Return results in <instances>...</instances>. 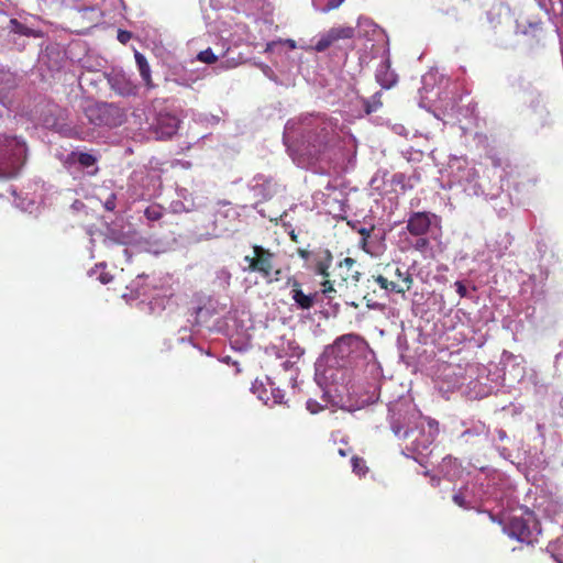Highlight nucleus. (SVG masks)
<instances>
[{
	"mask_svg": "<svg viewBox=\"0 0 563 563\" xmlns=\"http://www.w3.org/2000/svg\"><path fill=\"white\" fill-rule=\"evenodd\" d=\"M289 236L292 242H298V235L295 233L294 230L289 233Z\"/></svg>",
	"mask_w": 563,
	"mask_h": 563,
	"instance_id": "nucleus-39",
	"label": "nucleus"
},
{
	"mask_svg": "<svg viewBox=\"0 0 563 563\" xmlns=\"http://www.w3.org/2000/svg\"><path fill=\"white\" fill-rule=\"evenodd\" d=\"M393 430H394L396 435H400L401 429L399 427H393Z\"/></svg>",
	"mask_w": 563,
	"mask_h": 563,
	"instance_id": "nucleus-43",
	"label": "nucleus"
},
{
	"mask_svg": "<svg viewBox=\"0 0 563 563\" xmlns=\"http://www.w3.org/2000/svg\"><path fill=\"white\" fill-rule=\"evenodd\" d=\"M344 446L338 449L339 455L342 457L347 456L352 452V448L347 444V442L343 441Z\"/></svg>",
	"mask_w": 563,
	"mask_h": 563,
	"instance_id": "nucleus-30",
	"label": "nucleus"
},
{
	"mask_svg": "<svg viewBox=\"0 0 563 563\" xmlns=\"http://www.w3.org/2000/svg\"><path fill=\"white\" fill-rule=\"evenodd\" d=\"M412 246L416 251L424 253L430 250V241L429 239L421 235L416 240Z\"/></svg>",
	"mask_w": 563,
	"mask_h": 563,
	"instance_id": "nucleus-23",
	"label": "nucleus"
},
{
	"mask_svg": "<svg viewBox=\"0 0 563 563\" xmlns=\"http://www.w3.org/2000/svg\"><path fill=\"white\" fill-rule=\"evenodd\" d=\"M280 274H282V269L280 268H277V269L273 268V273H272L273 283L274 282H278L280 279Z\"/></svg>",
	"mask_w": 563,
	"mask_h": 563,
	"instance_id": "nucleus-36",
	"label": "nucleus"
},
{
	"mask_svg": "<svg viewBox=\"0 0 563 563\" xmlns=\"http://www.w3.org/2000/svg\"><path fill=\"white\" fill-rule=\"evenodd\" d=\"M275 254L261 245L253 246V256H245L244 261L249 264L250 272L258 273L267 284H272V273L274 268Z\"/></svg>",
	"mask_w": 563,
	"mask_h": 563,
	"instance_id": "nucleus-5",
	"label": "nucleus"
},
{
	"mask_svg": "<svg viewBox=\"0 0 563 563\" xmlns=\"http://www.w3.org/2000/svg\"><path fill=\"white\" fill-rule=\"evenodd\" d=\"M468 435H473V432L471 430H465L463 433H462V437L463 438H466Z\"/></svg>",
	"mask_w": 563,
	"mask_h": 563,
	"instance_id": "nucleus-41",
	"label": "nucleus"
},
{
	"mask_svg": "<svg viewBox=\"0 0 563 563\" xmlns=\"http://www.w3.org/2000/svg\"><path fill=\"white\" fill-rule=\"evenodd\" d=\"M286 285L291 288L290 296L298 309L309 310L314 306L318 294H305L300 282L295 276H289Z\"/></svg>",
	"mask_w": 563,
	"mask_h": 563,
	"instance_id": "nucleus-7",
	"label": "nucleus"
},
{
	"mask_svg": "<svg viewBox=\"0 0 563 563\" xmlns=\"http://www.w3.org/2000/svg\"><path fill=\"white\" fill-rule=\"evenodd\" d=\"M454 286H455L456 292L459 294L460 297L464 298L467 296L466 286L462 282H460V280L455 282Z\"/></svg>",
	"mask_w": 563,
	"mask_h": 563,
	"instance_id": "nucleus-29",
	"label": "nucleus"
},
{
	"mask_svg": "<svg viewBox=\"0 0 563 563\" xmlns=\"http://www.w3.org/2000/svg\"><path fill=\"white\" fill-rule=\"evenodd\" d=\"M367 240L368 239H365V238H362L361 241H360V246L362 250H364L365 252H368L367 250Z\"/></svg>",
	"mask_w": 563,
	"mask_h": 563,
	"instance_id": "nucleus-37",
	"label": "nucleus"
},
{
	"mask_svg": "<svg viewBox=\"0 0 563 563\" xmlns=\"http://www.w3.org/2000/svg\"><path fill=\"white\" fill-rule=\"evenodd\" d=\"M354 36V29L352 26H338L331 27L323 33L316 45L312 47L318 53L324 52L334 43L340 40H350Z\"/></svg>",
	"mask_w": 563,
	"mask_h": 563,
	"instance_id": "nucleus-6",
	"label": "nucleus"
},
{
	"mask_svg": "<svg viewBox=\"0 0 563 563\" xmlns=\"http://www.w3.org/2000/svg\"><path fill=\"white\" fill-rule=\"evenodd\" d=\"M77 161L82 167H91L96 164L97 158L90 153H78Z\"/></svg>",
	"mask_w": 563,
	"mask_h": 563,
	"instance_id": "nucleus-21",
	"label": "nucleus"
},
{
	"mask_svg": "<svg viewBox=\"0 0 563 563\" xmlns=\"http://www.w3.org/2000/svg\"><path fill=\"white\" fill-rule=\"evenodd\" d=\"M148 221H158L163 218L164 208L161 205H151L144 211Z\"/></svg>",
	"mask_w": 563,
	"mask_h": 563,
	"instance_id": "nucleus-18",
	"label": "nucleus"
},
{
	"mask_svg": "<svg viewBox=\"0 0 563 563\" xmlns=\"http://www.w3.org/2000/svg\"><path fill=\"white\" fill-rule=\"evenodd\" d=\"M24 152L25 145L18 137L0 135V157L4 159L0 177L13 178L18 175Z\"/></svg>",
	"mask_w": 563,
	"mask_h": 563,
	"instance_id": "nucleus-3",
	"label": "nucleus"
},
{
	"mask_svg": "<svg viewBox=\"0 0 563 563\" xmlns=\"http://www.w3.org/2000/svg\"><path fill=\"white\" fill-rule=\"evenodd\" d=\"M179 120L170 113H159L153 123V132L158 140H165L176 134Z\"/></svg>",
	"mask_w": 563,
	"mask_h": 563,
	"instance_id": "nucleus-8",
	"label": "nucleus"
},
{
	"mask_svg": "<svg viewBox=\"0 0 563 563\" xmlns=\"http://www.w3.org/2000/svg\"><path fill=\"white\" fill-rule=\"evenodd\" d=\"M366 306H367L369 309H376V308L380 307L378 303H376V302H375V303H373V301H369V300H367Z\"/></svg>",
	"mask_w": 563,
	"mask_h": 563,
	"instance_id": "nucleus-38",
	"label": "nucleus"
},
{
	"mask_svg": "<svg viewBox=\"0 0 563 563\" xmlns=\"http://www.w3.org/2000/svg\"><path fill=\"white\" fill-rule=\"evenodd\" d=\"M404 438H408L409 437V431H405L404 434H402Z\"/></svg>",
	"mask_w": 563,
	"mask_h": 563,
	"instance_id": "nucleus-44",
	"label": "nucleus"
},
{
	"mask_svg": "<svg viewBox=\"0 0 563 563\" xmlns=\"http://www.w3.org/2000/svg\"><path fill=\"white\" fill-rule=\"evenodd\" d=\"M358 336L355 334H344L338 338L332 345V352L338 356L344 357L351 353L352 345L357 341Z\"/></svg>",
	"mask_w": 563,
	"mask_h": 563,
	"instance_id": "nucleus-12",
	"label": "nucleus"
},
{
	"mask_svg": "<svg viewBox=\"0 0 563 563\" xmlns=\"http://www.w3.org/2000/svg\"><path fill=\"white\" fill-rule=\"evenodd\" d=\"M378 81L383 87L389 88L395 81L394 74L388 73V65H384L377 73Z\"/></svg>",
	"mask_w": 563,
	"mask_h": 563,
	"instance_id": "nucleus-17",
	"label": "nucleus"
},
{
	"mask_svg": "<svg viewBox=\"0 0 563 563\" xmlns=\"http://www.w3.org/2000/svg\"><path fill=\"white\" fill-rule=\"evenodd\" d=\"M297 254L302 258V260H308L309 256H310V252L305 250V249H298L297 250Z\"/></svg>",
	"mask_w": 563,
	"mask_h": 563,
	"instance_id": "nucleus-35",
	"label": "nucleus"
},
{
	"mask_svg": "<svg viewBox=\"0 0 563 563\" xmlns=\"http://www.w3.org/2000/svg\"><path fill=\"white\" fill-rule=\"evenodd\" d=\"M374 280L379 285L382 289L396 292L397 286L395 280H388V278L383 275L374 276Z\"/></svg>",
	"mask_w": 563,
	"mask_h": 563,
	"instance_id": "nucleus-19",
	"label": "nucleus"
},
{
	"mask_svg": "<svg viewBox=\"0 0 563 563\" xmlns=\"http://www.w3.org/2000/svg\"><path fill=\"white\" fill-rule=\"evenodd\" d=\"M287 43H288L289 47H291V48L296 47V43L294 40H287Z\"/></svg>",
	"mask_w": 563,
	"mask_h": 563,
	"instance_id": "nucleus-42",
	"label": "nucleus"
},
{
	"mask_svg": "<svg viewBox=\"0 0 563 563\" xmlns=\"http://www.w3.org/2000/svg\"><path fill=\"white\" fill-rule=\"evenodd\" d=\"M316 137L310 141L316 148V153L323 152L334 137V130L330 121H323L317 128Z\"/></svg>",
	"mask_w": 563,
	"mask_h": 563,
	"instance_id": "nucleus-10",
	"label": "nucleus"
},
{
	"mask_svg": "<svg viewBox=\"0 0 563 563\" xmlns=\"http://www.w3.org/2000/svg\"><path fill=\"white\" fill-rule=\"evenodd\" d=\"M373 231H374V227H371V228L361 227L357 230V233L361 234L362 238L368 239Z\"/></svg>",
	"mask_w": 563,
	"mask_h": 563,
	"instance_id": "nucleus-31",
	"label": "nucleus"
},
{
	"mask_svg": "<svg viewBox=\"0 0 563 563\" xmlns=\"http://www.w3.org/2000/svg\"><path fill=\"white\" fill-rule=\"evenodd\" d=\"M307 409L314 415L322 410V406L317 400L309 399L307 401Z\"/></svg>",
	"mask_w": 563,
	"mask_h": 563,
	"instance_id": "nucleus-26",
	"label": "nucleus"
},
{
	"mask_svg": "<svg viewBox=\"0 0 563 563\" xmlns=\"http://www.w3.org/2000/svg\"><path fill=\"white\" fill-rule=\"evenodd\" d=\"M10 24H11L12 31L14 33H18L21 35H26V36L32 35V30H30L24 24L20 23L16 19L10 20Z\"/></svg>",
	"mask_w": 563,
	"mask_h": 563,
	"instance_id": "nucleus-22",
	"label": "nucleus"
},
{
	"mask_svg": "<svg viewBox=\"0 0 563 563\" xmlns=\"http://www.w3.org/2000/svg\"><path fill=\"white\" fill-rule=\"evenodd\" d=\"M98 279L102 283V284H108L112 280V275L109 274V273H100Z\"/></svg>",
	"mask_w": 563,
	"mask_h": 563,
	"instance_id": "nucleus-34",
	"label": "nucleus"
},
{
	"mask_svg": "<svg viewBox=\"0 0 563 563\" xmlns=\"http://www.w3.org/2000/svg\"><path fill=\"white\" fill-rule=\"evenodd\" d=\"M435 214L427 211H417L409 216L407 220V230L413 236L426 235L432 224Z\"/></svg>",
	"mask_w": 563,
	"mask_h": 563,
	"instance_id": "nucleus-9",
	"label": "nucleus"
},
{
	"mask_svg": "<svg viewBox=\"0 0 563 563\" xmlns=\"http://www.w3.org/2000/svg\"><path fill=\"white\" fill-rule=\"evenodd\" d=\"M344 0H312L314 8L323 13L338 9Z\"/></svg>",
	"mask_w": 563,
	"mask_h": 563,
	"instance_id": "nucleus-15",
	"label": "nucleus"
},
{
	"mask_svg": "<svg viewBox=\"0 0 563 563\" xmlns=\"http://www.w3.org/2000/svg\"><path fill=\"white\" fill-rule=\"evenodd\" d=\"M478 178V173L474 167H470L466 170L465 180L468 183L475 181Z\"/></svg>",
	"mask_w": 563,
	"mask_h": 563,
	"instance_id": "nucleus-28",
	"label": "nucleus"
},
{
	"mask_svg": "<svg viewBox=\"0 0 563 563\" xmlns=\"http://www.w3.org/2000/svg\"><path fill=\"white\" fill-rule=\"evenodd\" d=\"M488 516L493 522L501 523V520L497 519V517L495 515H493L492 512H488Z\"/></svg>",
	"mask_w": 563,
	"mask_h": 563,
	"instance_id": "nucleus-40",
	"label": "nucleus"
},
{
	"mask_svg": "<svg viewBox=\"0 0 563 563\" xmlns=\"http://www.w3.org/2000/svg\"><path fill=\"white\" fill-rule=\"evenodd\" d=\"M352 471L358 477H363L368 473V466L363 457L353 455L351 457Z\"/></svg>",
	"mask_w": 563,
	"mask_h": 563,
	"instance_id": "nucleus-16",
	"label": "nucleus"
},
{
	"mask_svg": "<svg viewBox=\"0 0 563 563\" xmlns=\"http://www.w3.org/2000/svg\"><path fill=\"white\" fill-rule=\"evenodd\" d=\"M16 88V78L13 73L0 68V103L5 104L10 93Z\"/></svg>",
	"mask_w": 563,
	"mask_h": 563,
	"instance_id": "nucleus-11",
	"label": "nucleus"
},
{
	"mask_svg": "<svg viewBox=\"0 0 563 563\" xmlns=\"http://www.w3.org/2000/svg\"><path fill=\"white\" fill-rule=\"evenodd\" d=\"M104 208L109 211H113L115 209V196L111 195L110 198L107 199L104 203Z\"/></svg>",
	"mask_w": 563,
	"mask_h": 563,
	"instance_id": "nucleus-33",
	"label": "nucleus"
},
{
	"mask_svg": "<svg viewBox=\"0 0 563 563\" xmlns=\"http://www.w3.org/2000/svg\"><path fill=\"white\" fill-rule=\"evenodd\" d=\"M85 114L90 123L99 126H119L124 122V112L113 103H91L85 108Z\"/></svg>",
	"mask_w": 563,
	"mask_h": 563,
	"instance_id": "nucleus-4",
	"label": "nucleus"
},
{
	"mask_svg": "<svg viewBox=\"0 0 563 563\" xmlns=\"http://www.w3.org/2000/svg\"><path fill=\"white\" fill-rule=\"evenodd\" d=\"M197 59L206 64H214L218 60V56L214 55L211 48H207L205 51L199 52V54L197 55Z\"/></svg>",
	"mask_w": 563,
	"mask_h": 563,
	"instance_id": "nucleus-20",
	"label": "nucleus"
},
{
	"mask_svg": "<svg viewBox=\"0 0 563 563\" xmlns=\"http://www.w3.org/2000/svg\"><path fill=\"white\" fill-rule=\"evenodd\" d=\"M352 228H353L354 230H356V231L360 229L358 227H355V225H352Z\"/></svg>",
	"mask_w": 563,
	"mask_h": 563,
	"instance_id": "nucleus-45",
	"label": "nucleus"
},
{
	"mask_svg": "<svg viewBox=\"0 0 563 563\" xmlns=\"http://www.w3.org/2000/svg\"><path fill=\"white\" fill-rule=\"evenodd\" d=\"M119 92L121 95H131L134 93V87L131 82H125L123 88H119Z\"/></svg>",
	"mask_w": 563,
	"mask_h": 563,
	"instance_id": "nucleus-32",
	"label": "nucleus"
},
{
	"mask_svg": "<svg viewBox=\"0 0 563 563\" xmlns=\"http://www.w3.org/2000/svg\"><path fill=\"white\" fill-rule=\"evenodd\" d=\"M542 31V23L539 21L529 22L528 27L522 30L523 34H531L532 36H537Z\"/></svg>",
	"mask_w": 563,
	"mask_h": 563,
	"instance_id": "nucleus-24",
	"label": "nucleus"
},
{
	"mask_svg": "<svg viewBox=\"0 0 563 563\" xmlns=\"http://www.w3.org/2000/svg\"><path fill=\"white\" fill-rule=\"evenodd\" d=\"M395 276L397 277L396 294L405 295L412 287V284H413L412 275L409 273L408 269H402L400 267H396Z\"/></svg>",
	"mask_w": 563,
	"mask_h": 563,
	"instance_id": "nucleus-13",
	"label": "nucleus"
},
{
	"mask_svg": "<svg viewBox=\"0 0 563 563\" xmlns=\"http://www.w3.org/2000/svg\"><path fill=\"white\" fill-rule=\"evenodd\" d=\"M134 57H135V62H136L140 75L142 77L145 86L148 89H153L155 87V85H154V82L152 80L151 67H150V65L147 63L146 57L142 53L137 52V51L135 52Z\"/></svg>",
	"mask_w": 563,
	"mask_h": 563,
	"instance_id": "nucleus-14",
	"label": "nucleus"
},
{
	"mask_svg": "<svg viewBox=\"0 0 563 563\" xmlns=\"http://www.w3.org/2000/svg\"><path fill=\"white\" fill-rule=\"evenodd\" d=\"M132 37V34L131 32L129 31H124V30H119L118 32V41L122 44H126Z\"/></svg>",
	"mask_w": 563,
	"mask_h": 563,
	"instance_id": "nucleus-27",
	"label": "nucleus"
},
{
	"mask_svg": "<svg viewBox=\"0 0 563 563\" xmlns=\"http://www.w3.org/2000/svg\"><path fill=\"white\" fill-rule=\"evenodd\" d=\"M452 499L461 508H464V509L471 508L463 492L455 493L453 495Z\"/></svg>",
	"mask_w": 563,
	"mask_h": 563,
	"instance_id": "nucleus-25",
	"label": "nucleus"
},
{
	"mask_svg": "<svg viewBox=\"0 0 563 563\" xmlns=\"http://www.w3.org/2000/svg\"><path fill=\"white\" fill-rule=\"evenodd\" d=\"M504 531L509 538L530 545L538 542L541 528L534 515L527 511L522 516H511L504 526Z\"/></svg>",
	"mask_w": 563,
	"mask_h": 563,
	"instance_id": "nucleus-2",
	"label": "nucleus"
},
{
	"mask_svg": "<svg viewBox=\"0 0 563 563\" xmlns=\"http://www.w3.org/2000/svg\"><path fill=\"white\" fill-rule=\"evenodd\" d=\"M333 262V255L329 250H323L317 254L314 260V273L323 277L322 294L331 298L330 294L335 292L334 284H343L350 278L358 280V273L354 272L355 260L352 257H345L340 261L336 266L330 271Z\"/></svg>",
	"mask_w": 563,
	"mask_h": 563,
	"instance_id": "nucleus-1",
	"label": "nucleus"
}]
</instances>
